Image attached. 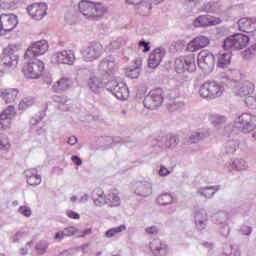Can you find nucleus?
I'll use <instances>...</instances> for the list:
<instances>
[{
    "mask_svg": "<svg viewBox=\"0 0 256 256\" xmlns=\"http://www.w3.org/2000/svg\"><path fill=\"white\" fill-rule=\"evenodd\" d=\"M78 9L89 21H101L105 13H107V7L103 4L87 0L79 2Z\"/></svg>",
    "mask_w": 256,
    "mask_h": 256,
    "instance_id": "nucleus-1",
    "label": "nucleus"
},
{
    "mask_svg": "<svg viewBox=\"0 0 256 256\" xmlns=\"http://www.w3.org/2000/svg\"><path fill=\"white\" fill-rule=\"evenodd\" d=\"M175 99V91L169 90L166 92L161 88H156L151 90L148 95L145 96L143 105L146 109H157V107H161L163 100L165 99Z\"/></svg>",
    "mask_w": 256,
    "mask_h": 256,
    "instance_id": "nucleus-2",
    "label": "nucleus"
},
{
    "mask_svg": "<svg viewBox=\"0 0 256 256\" xmlns=\"http://www.w3.org/2000/svg\"><path fill=\"white\" fill-rule=\"evenodd\" d=\"M20 49L21 46L16 44L9 45L4 49L0 63L5 69H17V65H19V54L17 51Z\"/></svg>",
    "mask_w": 256,
    "mask_h": 256,
    "instance_id": "nucleus-3",
    "label": "nucleus"
},
{
    "mask_svg": "<svg viewBox=\"0 0 256 256\" xmlns=\"http://www.w3.org/2000/svg\"><path fill=\"white\" fill-rule=\"evenodd\" d=\"M249 43V36L245 34H234L223 41V49L224 51H241V49H245Z\"/></svg>",
    "mask_w": 256,
    "mask_h": 256,
    "instance_id": "nucleus-4",
    "label": "nucleus"
},
{
    "mask_svg": "<svg viewBox=\"0 0 256 256\" xmlns=\"http://www.w3.org/2000/svg\"><path fill=\"white\" fill-rule=\"evenodd\" d=\"M225 91L223 84L217 81H207L201 85L199 94L203 99H217Z\"/></svg>",
    "mask_w": 256,
    "mask_h": 256,
    "instance_id": "nucleus-5",
    "label": "nucleus"
},
{
    "mask_svg": "<svg viewBox=\"0 0 256 256\" xmlns=\"http://www.w3.org/2000/svg\"><path fill=\"white\" fill-rule=\"evenodd\" d=\"M45 71V63L39 59H29L23 67L24 77L26 79H39Z\"/></svg>",
    "mask_w": 256,
    "mask_h": 256,
    "instance_id": "nucleus-6",
    "label": "nucleus"
},
{
    "mask_svg": "<svg viewBox=\"0 0 256 256\" xmlns=\"http://www.w3.org/2000/svg\"><path fill=\"white\" fill-rule=\"evenodd\" d=\"M175 71L176 73H194L197 71V64H195V55L190 54L187 56H180L175 60Z\"/></svg>",
    "mask_w": 256,
    "mask_h": 256,
    "instance_id": "nucleus-7",
    "label": "nucleus"
},
{
    "mask_svg": "<svg viewBox=\"0 0 256 256\" xmlns=\"http://www.w3.org/2000/svg\"><path fill=\"white\" fill-rule=\"evenodd\" d=\"M235 127L242 133H251L256 128V116L243 113L236 119Z\"/></svg>",
    "mask_w": 256,
    "mask_h": 256,
    "instance_id": "nucleus-8",
    "label": "nucleus"
},
{
    "mask_svg": "<svg viewBox=\"0 0 256 256\" xmlns=\"http://www.w3.org/2000/svg\"><path fill=\"white\" fill-rule=\"evenodd\" d=\"M80 53L86 63H93V61H97L103 55V45L99 43L90 44L83 47Z\"/></svg>",
    "mask_w": 256,
    "mask_h": 256,
    "instance_id": "nucleus-9",
    "label": "nucleus"
},
{
    "mask_svg": "<svg viewBox=\"0 0 256 256\" xmlns=\"http://www.w3.org/2000/svg\"><path fill=\"white\" fill-rule=\"evenodd\" d=\"M216 57L209 50H202L198 53V67L206 73L215 69Z\"/></svg>",
    "mask_w": 256,
    "mask_h": 256,
    "instance_id": "nucleus-10",
    "label": "nucleus"
},
{
    "mask_svg": "<svg viewBox=\"0 0 256 256\" xmlns=\"http://www.w3.org/2000/svg\"><path fill=\"white\" fill-rule=\"evenodd\" d=\"M107 91L112 93L113 96L118 98L120 101H125L129 98V88L125 83H118L117 81H109L107 84Z\"/></svg>",
    "mask_w": 256,
    "mask_h": 256,
    "instance_id": "nucleus-11",
    "label": "nucleus"
},
{
    "mask_svg": "<svg viewBox=\"0 0 256 256\" xmlns=\"http://www.w3.org/2000/svg\"><path fill=\"white\" fill-rule=\"evenodd\" d=\"M47 49H49V44H47V40H40V41L34 42L26 50L24 58L36 59L35 57H39L40 55H45V53H47Z\"/></svg>",
    "mask_w": 256,
    "mask_h": 256,
    "instance_id": "nucleus-12",
    "label": "nucleus"
},
{
    "mask_svg": "<svg viewBox=\"0 0 256 256\" xmlns=\"http://www.w3.org/2000/svg\"><path fill=\"white\" fill-rule=\"evenodd\" d=\"M221 23H223V20H221V18H217L209 14L200 15L196 17L193 21L194 27L201 28L214 27L215 25H221Z\"/></svg>",
    "mask_w": 256,
    "mask_h": 256,
    "instance_id": "nucleus-13",
    "label": "nucleus"
},
{
    "mask_svg": "<svg viewBox=\"0 0 256 256\" xmlns=\"http://www.w3.org/2000/svg\"><path fill=\"white\" fill-rule=\"evenodd\" d=\"M19 21L15 14H1L0 15V27L4 33H9L17 27Z\"/></svg>",
    "mask_w": 256,
    "mask_h": 256,
    "instance_id": "nucleus-14",
    "label": "nucleus"
},
{
    "mask_svg": "<svg viewBox=\"0 0 256 256\" xmlns=\"http://www.w3.org/2000/svg\"><path fill=\"white\" fill-rule=\"evenodd\" d=\"M17 112H15V106H8L3 112L0 114V131L5 129H9L11 127V121Z\"/></svg>",
    "mask_w": 256,
    "mask_h": 256,
    "instance_id": "nucleus-15",
    "label": "nucleus"
},
{
    "mask_svg": "<svg viewBox=\"0 0 256 256\" xmlns=\"http://www.w3.org/2000/svg\"><path fill=\"white\" fill-rule=\"evenodd\" d=\"M115 71V61L111 58H104L100 61L98 65V72L103 77V79H109Z\"/></svg>",
    "mask_w": 256,
    "mask_h": 256,
    "instance_id": "nucleus-16",
    "label": "nucleus"
},
{
    "mask_svg": "<svg viewBox=\"0 0 256 256\" xmlns=\"http://www.w3.org/2000/svg\"><path fill=\"white\" fill-rule=\"evenodd\" d=\"M212 219L216 225H220L221 235H223V237H229L231 228H229V225H227V213L218 212L213 215Z\"/></svg>",
    "mask_w": 256,
    "mask_h": 256,
    "instance_id": "nucleus-17",
    "label": "nucleus"
},
{
    "mask_svg": "<svg viewBox=\"0 0 256 256\" xmlns=\"http://www.w3.org/2000/svg\"><path fill=\"white\" fill-rule=\"evenodd\" d=\"M52 59L62 65H73L75 62V53L72 50H63L54 54Z\"/></svg>",
    "mask_w": 256,
    "mask_h": 256,
    "instance_id": "nucleus-18",
    "label": "nucleus"
},
{
    "mask_svg": "<svg viewBox=\"0 0 256 256\" xmlns=\"http://www.w3.org/2000/svg\"><path fill=\"white\" fill-rule=\"evenodd\" d=\"M27 11L29 15L36 21H41L45 15H47V4L45 3H35L28 6Z\"/></svg>",
    "mask_w": 256,
    "mask_h": 256,
    "instance_id": "nucleus-19",
    "label": "nucleus"
},
{
    "mask_svg": "<svg viewBox=\"0 0 256 256\" xmlns=\"http://www.w3.org/2000/svg\"><path fill=\"white\" fill-rule=\"evenodd\" d=\"M167 51H165V48H156L154 51L150 54L148 59V67L151 69H157L159 65H161V61H163V57H165Z\"/></svg>",
    "mask_w": 256,
    "mask_h": 256,
    "instance_id": "nucleus-20",
    "label": "nucleus"
},
{
    "mask_svg": "<svg viewBox=\"0 0 256 256\" xmlns=\"http://www.w3.org/2000/svg\"><path fill=\"white\" fill-rule=\"evenodd\" d=\"M134 193L139 197H149L153 193V185L147 181L136 182L134 185Z\"/></svg>",
    "mask_w": 256,
    "mask_h": 256,
    "instance_id": "nucleus-21",
    "label": "nucleus"
},
{
    "mask_svg": "<svg viewBox=\"0 0 256 256\" xmlns=\"http://www.w3.org/2000/svg\"><path fill=\"white\" fill-rule=\"evenodd\" d=\"M207 45H209V38L206 36H198L188 43L186 49L190 53H195V51H199V49H203V47H207Z\"/></svg>",
    "mask_w": 256,
    "mask_h": 256,
    "instance_id": "nucleus-22",
    "label": "nucleus"
},
{
    "mask_svg": "<svg viewBox=\"0 0 256 256\" xmlns=\"http://www.w3.org/2000/svg\"><path fill=\"white\" fill-rule=\"evenodd\" d=\"M238 29L243 33H255L256 18H241L238 20Z\"/></svg>",
    "mask_w": 256,
    "mask_h": 256,
    "instance_id": "nucleus-23",
    "label": "nucleus"
},
{
    "mask_svg": "<svg viewBox=\"0 0 256 256\" xmlns=\"http://www.w3.org/2000/svg\"><path fill=\"white\" fill-rule=\"evenodd\" d=\"M160 149H175L179 145V137L175 135L163 136L157 143Z\"/></svg>",
    "mask_w": 256,
    "mask_h": 256,
    "instance_id": "nucleus-24",
    "label": "nucleus"
},
{
    "mask_svg": "<svg viewBox=\"0 0 256 256\" xmlns=\"http://www.w3.org/2000/svg\"><path fill=\"white\" fill-rule=\"evenodd\" d=\"M0 97L5 103H15V100L19 97V90L17 88H0Z\"/></svg>",
    "mask_w": 256,
    "mask_h": 256,
    "instance_id": "nucleus-25",
    "label": "nucleus"
},
{
    "mask_svg": "<svg viewBox=\"0 0 256 256\" xmlns=\"http://www.w3.org/2000/svg\"><path fill=\"white\" fill-rule=\"evenodd\" d=\"M208 221L209 220L207 219V211L202 209L195 212L194 222L198 231H204V229H207Z\"/></svg>",
    "mask_w": 256,
    "mask_h": 256,
    "instance_id": "nucleus-26",
    "label": "nucleus"
},
{
    "mask_svg": "<svg viewBox=\"0 0 256 256\" xmlns=\"http://www.w3.org/2000/svg\"><path fill=\"white\" fill-rule=\"evenodd\" d=\"M233 57V52H220L216 54L217 67L219 69H227L231 65V59Z\"/></svg>",
    "mask_w": 256,
    "mask_h": 256,
    "instance_id": "nucleus-27",
    "label": "nucleus"
},
{
    "mask_svg": "<svg viewBox=\"0 0 256 256\" xmlns=\"http://www.w3.org/2000/svg\"><path fill=\"white\" fill-rule=\"evenodd\" d=\"M150 251H152L154 256H165L167 255V244L159 239L152 240L150 242Z\"/></svg>",
    "mask_w": 256,
    "mask_h": 256,
    "instance_id": "nucleus-28",
    "label": "nucleus"
},
{
    "mask_svg": "<svg viewBox=\"0 0 256 256\" xmlns=\"http://www.w3.org/2000/svg\"><path fill=\"white\" fill-rule=\"evenodd\" d=\"M28 185H41V175L38 174L37 169L30 168L24 172Z\"/></svg>",
    "mask_w": 256,
    "mask_h": 256,
    "instance_id": "nucleus-29",
    "label": "nucleus"
},
{
    "mask_svg": "<svg viewBox=\"0 0 256 256\" xmlns=\"http://www.w3.org/2000/svg\"><path fill=\"white\" fill-rule=\"evenodd\" d=\"M88 87L92 93H101V89H103V80L98 76H91L88 79Z\"/></svg>",
    "mask_w": 256,
    "mask_h": 256,
    "instance_id": "nucleus-30",
    "label": "nucleus"
},
{
    "mask_svg": "<svg viewBox=\"0 0 256 256\" xmlns=\"http://www.w3.org/2000/svg\"><path fill=\"white\" fill-rule=\"evenodd\" d=\"M221 7L222 5L220 1H209L201 6L200 11H203L204 13H219Z\"/></svg>",
    "mask_w": 256,
    "mask_h": 256,
    "instance_id": "nucleus-31",
    "label": "nucleus"
},
{
    "mask_svg": "<svg viewBox=\"0 0 256 256\" xmlns=\"http://www.w3.org/2000/svg\"><path fill=\"white\" fill-rule=\"evenodd\" d=\"M91 199L96 207H103L107 205V196L103 195V190L96 189L92 192Z\"/></svg>",
    "mask_w": 256,
    "mask_h": 256,
    "instance_id": "nucleus-32",
    "label": "nucleus"
},
{
    "mask_svg": "<svg viewBox=\"0 0 256 256\" xmlns=\"http://www.w3.org/2000/svg\"><path fill=\"white\" fill-rule=\"evenodd\" d=\"M253 91H255V85L249 81H246L242 83L238 89L237 95H239V97H249V95H253Z\"/></svg>",
    "mask_w": 256,
    "mask_h": 256,
    "instance_id": "nucleus-33",
    "label": "nucleus"
},
{
    "mask_svg": "<svg viewBox=\"0 0 256 256\" xmlns=\"http://www.w3.org/2000/svg\"><path fill=\"white\" fill-rule=\"evenodd\" d=\"M243 143H239L237 140H229L224 144L223 152L226 153V155H233L237 149H241L243 147Z\"/></svg>",
    "mask_w": 256,
    "mask_h": 256,
    "instance_id": "nucleus-34",
    "label": "nucleus"
},
{
    "mask_svg": "<svg viewBox=\"0 0 256 256\" xmlns=\"http://www.w3.org/2000/svg\"><path fill=\"white\" fill-rule=\"evenodd\" d=\"M71 85V79L61 78L53 85V89L56 93H61V91H67Z\"/></svg>",
    "mask_w": 256,
    "mask_h": 256,
    "instance_id": "nucleus-35",
    "label": "nucleus"
},
{
    "mask_svg": "<svg viewBox=\"0 0 256 256\" xmlns=\"http://www.w3.org/2000/svg\"><path fill=\"white\" fill-rule=\"evenodd\" d=\"M227 118L225 116H221L219 114L210 115V123L215 127V129H221L223 125H225Z\"/></svg>",
    "mask_w": 256,
    "mask_h": 256,
    "instance_id": "nucleus-36",
    "label": "nucleus"
},
{
    "mask_svg": "<svg viewBox=\"0 0 256 256\" xmlns=\"http://www.w3.org/2000/svg\"><path fill=\"white\" fill-rule=\"evenodd\" d=\"M106 203L110 207H119V205H121V198L117 192H110L106 196Z\"/></svg>",
    "mask_w": 256,
    "mask_h": 256,
    "instance_id": "nucleus-37",
    "label": "nucleus"
},
{
    "mask_svg": "<svg viewBox=\"0 0 256 256\" xmlns=\"http://www.w3.org/2000/svg\"><path fill=\"white\" fill-rule=\"evenodd\" d=\"M158 205L167 206L174 203L173 195L169 193H164L159 195L156 199Z\"/></svg>",
    "mask_w": 256,
    "mask_h": 256,
    "instance_id": "nucleus-38",
    "label": "nucleus"
},
{
    "mask_svg": "<svg viewBox=\"0 0 256 256\" xmlns=\"http://www.w3.org/2000/svg\"><path fill=\"white\" fill-rule=\"evenodd\" d=\"M197 195L204 197V199H212L215 196V192H212L211 186H206L197 190Z\"/></svg>",
    "mask_w": 256,
    "mask_h": 256,
    "instance_id": "nucleus-39",
    "label": "nucleus"
},
{
    "mask_svg": "<svg viewBox=\"0 0 256 256\" xmlns=\"http://www.w3.org/2000/svg\"><path fill=\"white\" fill-rule=\"evenodd\" d=\"M232 169H236V171H245L247 169V162L241 158H237L232 162Z\"/></svg>",
    "mask_w": 256,
    "mask_h": 256,
    "instance_id": "nucleus-40",
    "label": "nucleus"
},
{
    "mask_svg": "<svg viewBox=\"0 0 256 256\" xmlns=\"http://www.w3.org/2000/svg\"><path fill=\"white\" fill-rule=\"evenodd\" d=\"M207 134L204 132H192V134L189 137L190 143H199V141H203V139H206Z\"/></svg>",
    "mask_w": 256,
    "mask_h": 256,
    "instance_id": "nucleus-41",
    "label": "nucleus"
},
{
    "mask_svg": "<svg viewBox=\"0 0 256 256\" xmlns=\"http://www.w3.org/2000/svg\"><path fill=\"white\" fill-rule=\"evenodd\" d=\"M126 229H127V226L125 225H120L118 227L111 228L108 231H106V237L108 238L115 237L117 233H121V231H125Z\"/></svg>",
    "mask_w": 256,
    "mask_h": 256,
    "instance_id": "nucleus-42",
    "label": "nucleus"
},
{
    "mask_svg": "<svg viewBox=\"0 0 256 256\" xmlns=\"http://www.w3.org/2000/svg\"><path fill=\"white\" fill-rule=\"evenodd\" d=\"M34 103L35 101L33 100V98H24L19 103L18 109H20L21 111H25V109H29V107H31Z\"/></svg>",
    "mask_w": 256,
    "mask_h": 256,
    "instance_id": "nucleus-43",
    "label": "nucleus"
},
{
    "mask_svg": "<svg viewBox=\"0 0 256 256\" xmlns=\"http://www.w3.org/2000/svg\"><path fill=\"white\" fill-rule=\"evenodd\" d=\"M9 147H11V144L9 143L7 134H0V150L3 149L6 151Z\"/></svg>",
    "mask_w": 256,
    "mask_h": 256,
    "instance_id": "nucleus-44",
    "label": "nucleus"
},
{
    "mask_svg": "<svg viewBox=\"0 0 256 256\" xmlns=\"http://www.w3.org/2000/svg\"><path fill=\"white\" fill-rule=\"evenodd\" d=\"M49 248V244L45 241H40L36 246L35 249L39 255H45L47 253V249Z\"/></svg>",
    "mask_w": 256,
    "mask_h": 256,
    "instance_id": "nucleus-45",
    "label": "nucleus"
},
{
    "mask_svg": "<svg viewBox=\"0 0 256 256\" xmlns=\"http://www.w3.org/2000/svg\"><path fill=\"white\" fill-rule=\"evenodd\" d=\"M126 75L130 79H137V78H139V67L128 68L126 70Z\"/></svg>",
    "mask_w": 256,
    "mask_h": 256,
    "instance_id": "nucleus-46",
    "label": "nucleus"
},
{
    "mask_svg": "<svg viewBox=\"0 0 256 256\" xmlns=\"http://www.w3.org/2000/svg\"><path fill=\"white\" fill-rule=\"evenodd\" d=\"M171 47L175 51H181L185 47V41L184 40H177L171 43Z\"/></svg>",
    "mask_w": 256,
    "mask_h": 256,
    "instance_id": "nucleus-47",
    "label": "nucleus"
},
{
    "mask_svg": "<svg viewBox=\"0 0 256 256\" xmlns=\"http://www.w3.org/2000/svg\"><path fill=\"white\" fill-rule=\"evenodd\" d=\"M18 213H20V215H23L24 217H31L32 215L31 208L27 206H20L18 209Z\"/></svg>",
    "mask_w": 256,
    "mask_h": 256,
    "instance_id": "nucleus-48",
    "label": "nucleus"
},
{
    "mask_svg": "<svg viewBox=\"0 0 256 256\" xmlns=\"http://www.w3.org/2000/svg\"><path fill=\"white\" fill-rule=\"evenodd\" d=\"M34 133L38 137H47V127L45 125H43V126L37 128Z\"/></svg>",
    "mask_w": 256,
    "mask_h": 256,
    "instance_id": "nucleus-49",
    "label": "nucleus"
},
{
    "mask_svg": "<svg viewBox=\"0 0 256 256\" xmlns=\"http://www.w3.org/2000/svg\"><path fill=\"white\" fill-rule=\"evenodd\" d=\"M183 107V103L181 102H172L168 105V110L173 112V111H179Z\"/></svg>",
    "mask_w": 256,
    "mask_h": 256,
    "instance_id": "nucleus-50",
    "label": "nucleus"
},
{
    "mask_svg": "<svg viewBox=\"0 0 256 256\" xmlns=\"http://www.w3.org/2000/svg\"><path fill=\"white\" fill-rule=\"evenodd\" d=\"M107 141L108 142H112V143H127L129 142V140H125L119 136L116 137H107Z\"/></svg>",
    "mask_w": 256,
    "mask_h": 256,
    "instance_id": "nucleus-51",
    "label": "nucleus"
},
{
    "mask_svg": "<svg viewBox=\"0 0 256 256\" xmlns=\"http://www.w3.org/2000/svg\"><path fill=\"white\" fill-rule=\"evenodd\" d=\"M249 55H256V44L251 45L244 51V57H249Z\"/></svg>",
    "mask_w": 256,
    "mask_h": 256,
    "instance_id": "nucleus-52",
    "label": "nucleus"
},
{
    "mask_svg": "<svg viewBox=\"0 0 256 256\" xmlns=\"http://www.w3.org/2000/svg\"><path fill=\"white\" fill-rule=\"evenodd\" d=\"M139 47H143V53H148V51H151V46H149V42H146L145 40H141L139 42Z\"/></svg>",
    "mask_w": 256,
    "mask_h": 256,
    "instance_id": "nucleus-53",
    "label": "nucleus"
},
{
    "mask_svg": "<svg viewBox=\"0 0 256 256\" xmlns=\"http://www.w3.org/2000/svg\"><path fill=\"white\" fill-rule=\"evenodd\" d=\"M253 229L250 226L244 225L240 228V232L242 233V235H251Z\"/></svg>",
    "mask_w": 256,
    "mask_h": 256,
    "instance_id": "nucleus-54",
    "label": "nucleus"
},
{
    "mask_svg": "<svg viewBox=\"0 0 256 256\" xmlns=\"http://www.w3.org/2000/svg\"><path fill=\"white\" fill-rule=\"evenodd\" d=\"M67 217H69V219H81V215H79V213L73 211V210H68L66 212Z\"/></svg>",
    "mask_w": 256,
    "mask_h": 256,
    "instance_id": "nucleus-55",
    "label": "nucleus"
},
{
    "mask_svg": "<svg viewBox=\"0 0 256 256\" xmlns=\"http://www.w3.org/2000/svg\"><path fill=\"white\" fill-rule=\"evenodd\" d=\"M63 231L66 233V237H73V235L77 233V230H75V227H67V228H64Z\"/></svg>",
    "mask_w": 256,
    "mask_h": 256,
    "instance_id": "nucleus-56",
    "label": "nucleus"
},
{
    "mask_svg": "<svg viewBox=\"0 0 256 256\" xmlns=\"http://www.w3.org/2000/svg\"><path fill=\"white\" fill-rule=\"evenodd\" d=\"M67 237L65 230L59 231L55 234L54 239L55 241H63V239Z\"/></svg>",
    "mask_w": 256,
    "mask_h": 256,
    "instance_id": "nucleus-57",
    "label": "nucleus"
},
{
    "mask_svg": "<svg viewBox=\"0 0 256 256\" xmlns=\"http://www.w3.org/2000/svg\"><path fill=\"white\" fill-rule=\"evenodd\" d=\"M245 103H246V105H248V107H251L252 105H255V103H256V98L253 97V96H251V94H250V95H248V96L246 97Z\"/></svg>",
    "mask_w": 256,
    "mask_h": 256,
    "instance_id": "nucleus-58",
    "label": "nucleus"
},
{
    "mask_svg": "<svg viewBox=\"0 0 256 256\" xmlns=\"http://www.w3.org/2000/svg\"><path fill=\"white\" fill-rule=\"evenodd\" d=\"M170 173L171 171H169V169H167L165 166L160 167V170H159L160 177H167V175H169Z\"/></svg>",
    "mask_w": 256,
    "mask_h": 256,
    "instance_id": "nucleus-59",
    "label": "nucleus"
},
{
    "mask_svg": "<svg viewBox=\"0 0 256 256\" xmlns=\"http://www.w3.org/2000/svg\"><path fill=\"white\" fill-rule=\"evenodd\" d=\"M71 159H72V162H73L74 164H76L77 167H80V165H83V161L81 160V158H80L79 156L73 155V156L71 157Z\"/></svg>",
    "mask_w": 256,
    "mask_h": 256,
    "instance_id": "nucleus-60",
    "label": "nucleus"
},
{
    "mask_svg": "<svg viewBox=\"0 0 256 256\" xmlns=\"http://www.w3.org/2000/svg\"><path fill=\"white\" fill-rule=\"evenodd\" d=\"M158 231L156 226L146 228V233H148V235H157Z\"/></svg>",
    "mask_w": 256,
    "mask_h": 256,
    "instance_id": "nucleus-61",
    "label": "nucleus"
},
{
    "mask_svg": "<svg viewBox=\"0 0 256 256\" xmlns=\"http://www.w3.org/2000/svg\"><path fill=\"white\" fill-rule=\"evenodd\" d=\"M21 237H23V232L21 231L16 232V234L13 237L14 243H19V239H21Z\"/></svg>",
    "mask_w": 256,
    "mask_h": 256,
    "instance_id": "nucleus-62",
    "label": "nucleus"
},
{
    "mask_svg": "<svg viewBox=\"0 0 256 256\" xmlns=\"http://www.w3.org/2000/svg\"><path fill=\"white\" fill-rule=\"evenodd\" d=\"M39 121H41V118H38V117H32L30 119V125H38Z\"/></svg>",
    "mask_w": 256,
    "mask_h": 256,
    "instance_id": "nucleus-63",
    "label": "nucleus"
},
{
    "mask_svg": "<svg viewBox=\"0 0 256 256\" xmlns=\"http://www.w3.org/2000/svg\"><path fill=\"white\" fill-rule=\"evenodd\" d=\"M67 143H68L69 145H76V143H77V137L72 136V137L68 138Z\"/></svg>",
    "mask_w": 256,
    "mask_h": 256,
    "instance_id": "nucleus-64",
    "label": "nucleus"
}]
</instances>
